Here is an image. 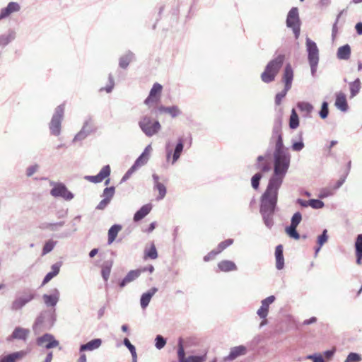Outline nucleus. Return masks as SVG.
<instances>
[{
    "mask_svg": "<svg viewBox=\"0 0 362 362\" xmlns=\"http://www.w3.org/2000/svg\"><path fill=\"white\" fill-rule=\"evenodd\" d=\"M272 139L276 140L274 151V172L269 183L281 187L290 166L291 155L284 146L279 122L274 126Z\"/></svg>",
    "mask_w": 362,
    "mask_h": 362,
    "instance_id": "f257e3e1",
    "label": "nucleus"
},
{
    "mask_svg": "<svg viewBox=\"0 0 362 362\" xmlns=\"http://www.w3.org/2000/svg\"><path fill=\"white\" fill-rule=\"evenodd\" d=\"M279 188V186L268 183L267 189L262 196L260 214H274Z\"/></svg>",
    "mask_w": 362,
    "mask_h": 362,
    "instance_id": "f03ea898",
    "label": "nucleus"
},
{
    "mask_svg": "<svg viewBox=\"0 0 362 362\" xmlns=\"http://www.w3.org/2000/svg\"><path fill=\"white\" fill-rule=\"evenodd\" d=\"M284 61V55L279 54L271 60L266 66L264 71L261 74L263 82L269 83L274 81L276 76L281 69Z\"/></svg>",
    "mask_w": 362,
    "mask_h": 362,
    "instance_id": "7ed1b4c3",
    "label": "nucleus"
},
{
    "mask_svg": "<svg viewBox=\"0 0 362 362\" xmlns=\"http://www.w3.org/2000/svg\"><path fill=\"white\" fill-rule=\"evenodd\" d=\"M139 126L143 133L148 137L157 134L161 129V125L158 120L153 119L148 115H144L141 117L139 121Z\"/></svg>",
    "mask_w": 362,
    "mask_h": 362,
    "instance_id": "20e7f679",
    "label": "nucleus"
},
{
    "mask_svg": "<svg viewBox=\"0 0 362 362\" xmlns=\"http://www.w3.org/2000/svg\"><path fill=\"white\" fill-rule=\"evenodd\" d=\"M35 297V292L31 289L24 290L19 293L15 300L12 302L11 310L18 311L21 310L25 305L31 302Z\"/></svg>",
    "mask_w": 362,
    "mask_h": 362,
    "instance_id": "39448f33",
    "label": "nucleus"
},
{
    "mask_svg": "<svg viewBox=\"0 0 362 362\" xmlns=\"http://www.w3.org/2000/svg\"><path fill=\"white\" fill-rule=\"evenodd\" d=\"M64 105H60L55 109V112L49 124L51 134L59 136L61 133L62 122L64 117Z\"/></svg>",
    "mask_w": 362,
    "mask_h": 362,
    "instance_id": "423d86ee",
    "label": "nucleus"
},
{
    "mask_svg": "<svg viewBox=\"0 0 362 362\" xmlns=\"http://www.w3.org/2000/svg\"><path fill=\"white\" fill-rule=\"evenodd\" d=\"M286 26L292 29L295 37L298 39L300 32V21L298 8L293 7L288 13Z\"/></svg>",
    "mask_w": 362,
    "mask_h": 362,
    "instance_id": "0eeeda50",
    "label": "nucleus"
},
{
    "mask_svg": "<svg viewBox=\"0 0 362 362\" xmlns=\"http://www.w3.org/2000/svg\"><path fill=\"white\" fill-rule=\"evenodd\" d=\"M54 187L50 191V194L54 197H62L69 201L74 198V194L69 192L62 183H54Z\"/></svg>",
    "mask_w": 362,
    "mask_h": 362,
    "instance_id": "6e6552de",
    "label": "nucleus"
},
{
    "mask_svg": "<svg viewBox=\"0 0 362 362\" xmlns=\"http://www.w3.org/2000/svg\"><path fill=\"white\" fill-rule=\"evenodd\" d=\"M177 356L179 362H204L206 360L205 355L189 356L186 358L182 339H180L178 341Z\"/></svg>",
    "mask_w": 362,
    "mask_h": 362,
    "instance_id": "1a4fd4ad",
    "label": "nucleus"
},
{
    "mask_svg": "<svg viewBox=\"0 0 362 362\" xmlns=\"http://www.w3.org/2000/svg\"><path fill=\"white\" fill-rule=\"evenodd\" d=\"M162 89L163 86L160 83H155L150 90L148 96L144 100V104L150 107L151 104L157 103L160 100Z\"/></svg>",
    "mask_w": 362,
    "mask_h": 362,
    "instance_id": "9d476101",
    "label": "nucleus"
},
{
    "mask_svg": "<svg viewBox=\"0 0 362 362\" xmlns=\"http://www.w3.org/2000/svg\"><path fill=\"white\" fill-rule=\"evenodd\" d=\"M37 344L49 349L58 346L59 343L52 334H45L37 339Z\"/></svg>",
    "mask_w": 362,
    "mask_h": 362,
    "instance_id": "9b49d317",
    "label": "nucleus"
},
{
    "mask_svg": "<svg viewBox=\"0 0 362 362\" xmlns=\"http://www.w3.org/2000/svg\"><path fill=\"white\" fill-rule=\"evenodd\" d=\"M305 45L308 62L319 61V49L316 43L307 37Z\"/></svg>",
    "mask_w": 362,
    "mask_h": 362,
    "instance_id": "f8f14e48",
    "label": "nucleus"
},
{
    "mask_svg": "<svg viewBox=\"0 0 362 362\" xmlns=\"http://www.w3.org/2000/svg\"><path fill=\"white\" fill-rule=\"evenodd\" d=\"M110 174V167L109 165H105L97 175H88L85 179L93 183L101 182L104 179L107 177Z\"/></svg>",
    "mask_w": 362,
    "mask_h": 362,
    "instance_id": "ddd939ff",
    "label": "nucleus"
},
{
    "mask_svg": "<svg viewBox=\"0 0 362 362\" xmlns=\"http://www.w3.org/2000/svg\"><path fill=\"white\" fill-rule=\"evenodd\" d=\"M21 5L17 2H10L6 7L1 9V19L10 17L21 10Z\"/></svg>",
    "mask_w": 362,
    "mask_h": 362,
    "instance_id": "4468645a",
    "label": "nucleus"
},
{
    "mask_svg": "<svg viewBox=\"0 0 362 362\" xmlns=\"http://www.w3.org/2000/svg\"><path fill=\"white\" fill-rule=\"evenodd\" d=\"M247 353V349L243 345L234 346L230 349L228 356L225 358L226 361H233L238 356H243Z\"/></svg>",
    "mask_w": 362,
    "mask_h": 362,
    "instance_id": "2eb2a0df",
    "label": "nucleus"
},
{
    "mask_svg": "<svg viewBox=\"0 0 362 362\" xmlns=\"http://www.w3.org/2000/svg\"><path fill=\"white\" fill-rule=\"evenodd\" d=\"M30 332L28 329L17 327L14 329L10 337L13 339L26 341Z\"/></svg>",
    "mask_w": 362,
    "mask_h": 362,
    "instance_id": "dca6fc26",
    "label": "nucleus"
},
{
    "mask_svg": "<svg viewBox=\"0 0 362 362\" xmlns=\"http://www.w3.org/2000/svg\"><path fill=\"white\" fill-rule=\"evenodd\" d=\"M44 303L47 307H54L59 299V291L55 288L54 293L50 295L45 294L42 296Z\"/></svg>",
    "mask_w": 362,
    "mask_h": 362,
    "instance_id": "f3484780",
    "label": "nucleus"
},
{
    "mask_svg": "<svg viewBox=\"0 0 362 362\" xmlns=\"http://www.w3.org/2000/svg\"><path fill=\"white\" fill-rule=\"evenodd\" d=\"M102 344V340L99 338L94 339L87 342L86 344H81L79 348L80 352L92 351L98 349Z\"/></svg>",
    "mask_w": 362,
    "mask_h": 362,
    "instance_id": "a211bd4d",
    "label": "nucleus"
},
{
    "mask_svg": "<svg viewBox=\"0 0 362 362\" xmlns=\"http://www.w3.org/2000/svg\"><path fill=\"white\" fill-rule=\"evenodd\" d=\"M293 78V71L291 66L288 64L285 66L284 73L283 76V81L285 83L286 89L290 90Z\"/></svg>",
    "mask_w": 362,
    "mask_h": 362,
    "instance_id": "6ab92c4d",
    "label": "nucleus"
},
{
    "mask_svg": "<svg viewBox=\"0 0 362 362\" xmlns=\"http://www.w3.org/2000/svg\"><path fill=\"white\" fill-rule=\"evenodd\" d=\"M28 354L26 351H19L11 353L4 357H1V362H17L23 359Z\"/></svg>",
    "mask_w": 362,
    "mask_h": 362,
    "instance_id": "aec40b11",
    "label": "nucleus"
},
{
    "mask_svg": "<svg viewBox=\"0 0 362 362\" xmlns=\"http://www.w3.org/2000/svg\"><path fill=\"white\" fill-rule=\"evenodd\" d=\"M62 263L60 262H56L52 264L51 267V272H48L45 276L42 285L44 286L47 284L49 281H51L54 277H55L60 271V268L62 267Z\"/></svg>",
    "mask_w": 362,
    "mask_h": 362,
    "instance_id": "412c9836",
    "label": "nucleus"
},
{
    "mask_svg": "<svg viewBox=\"0 0 362 362\" xmlns=\"http://www.w3.org/2000/svg\"><path fill=\"white\" fill-rule=\"evenodd\" d=\"M141 274V271L139 269L131 270L125 276V277L120 281L119 286L124 288L127 284L136 280Z\"/></svg>",
    "mask_w": 362,
    "mask_h": 362,
    "instance_id": "4be33fe9",
    "label": "nucleus"
},
{
    "mask_svg": "<svg viewBox=\"0 0 362 362\" xmlns=\"http://www.w3.org/2000/svg\"><path fill=\"white\" fill-rule=\"evenodd\" d=\"M335 106L337 109L342 112H346L348 110V105L344 93L339 92L337 93Z\"/></svg>",
    "mask_w": 362,
    "mask_h": 362,
    "instance_id": "5701e85b",
    "label": "nucleus"
},
{
    "mask_svg": "<svg viewBox=\"0 0 362 362\" xmlns=\"http://www.w3.org/2000/svg\"><path fill=\"white\" fill-rule=\"evenodd\" d=\"M158 291L157 288L153 287L146 293L142 294L140 300L141 307L145 309L149 304L153 296Z\"/></svg>",
    "mask_w": 362,
    "mask_h": 362,
    "instance_id": "b1692460",
    "label": "nucleus"
},
{
    "mask_svg": "<svg viewBox=\"0 0 362 362\" xmlns=\"http://www.w3.org/2000/svg\"><path fill=\"white\" fill-rule=\"evenodd\" d=\"M158 111L160 113H166L170 115L172 117H176L181 114V111L177 106L165 107L160 105L158 107Z\"/></svg>",
    "mask_w": 362,
    "mask_h": 362,
    "instance_id": "393cba45",
    "label": "nucleus"
},
{
    "mask_svg": "<svg viewBox=\"0 0 362 362\" xmlns=\"http://www.w3.org/2000/svg\"><path fill=\"white\" fill-rule=\"evenodd\" d=\"M218 268L220 271L223 272H229L236 271L238 269L235 262L230 260H222L218 262Z\"/></svg>",
    "mask_w": 362,
    "mask_h": 362,
    "instance_id": "a878e982",
    "label": "nucleus"
},
{
    "mask_svg": "<svg viewBox=\"0 0 362 362\" xmlns=\"http://www.w3.org/2000/svg\"><path fill=\"white\" fill-rule=\"evenodd\" d=\"M276 267L281 270L284 267V259L283 255V247L281 245L276 246L275 250Z\"/></svg>",
    "mask_w": 362,
    "mask_h": 362,
    "instance_id": "bb28decb",
    "label": "nucleus"
},
{
    "mask_svg": "<svg viewBox=\"0 0 362 362\" xmlns=\"http://www.w3.org/2000/svg\"><path fill=\"white\" fill-rule=\"evenodd\" d=\"M152 206L151 204H146L141 206V208L138 210L134 216V221L135 222L139 221L143 219L145 216H146L151 211Z\"/></svg>",
    "mask_w": 362,
    "mask_h": 362,
    "instance_id": "cd10ccee",
    "label": "nucleus"
},
{
    "mask_svg": "<svg viewBox=\"0 0 362 362\" xmlns=\"http://www.w3.org/2000/svg\"><path fill=\"white\" fill-rule=\"evenodd\" d=\"M338 59L347 60L351 56V47L349 45H343L339 47L337 53Z\"/></svg>",
    "mask_w": 362,
    "mask_h": 362,
    "instance_id": "c85d7f7f",
    "label": "nucleus"
},
{
    "mask_svg": "<svg viewBox=\"0 0 362 362\" xmlns=\"http://www.w3.org/2000/svg\"><path fill=\"white\" fill-rule=\"evenodd\" d=\"M122 230V226L119 224H115L108 230V243H112L118 233Z\"/></svg>",
    "mask_w": 362,
    "mask_h": 362,
    "instance_id": "c756f323",
    "label": "nucleus"
},
{
    "mask_svg": "<svg viewBox=\"0 0 362 362\" xmlns=\"http://www.w3.org/2000/svg\"><path fill=\"white\" fill-rule=\"evenodd\" d=\"M112 267V261L111 260L105 262L102 266L101 274L105 281H107L109 279Z\"/></svg>",
    "mask_w": 362,
    "mask_h": 362,
    "instance_id": "7c9ffc66",
    "label": "nucleus"
},
{
    "mask_svg": "<svg viewBox=\"0 0 362 362\" xmlns=\"http://www.w3.org/2000/svg\"><path fill=\"white\" fill-rule=\"evenodd\" d=\"M183 141L182 139H180L173 153L172 164H174L180 158V155L183 151Z\"/></svg>",
    "mask_w": 362,
    "mask_h": 362,
    "instance_id": "2f4dec72",
    "label": "nucleus"
},
{
    "mask_svg": "<svg viewBox=\"0 0 362 362\" xmlns=\"http://www.w3.org/2000/svg\"><path fill=\"white\" fill-rule=\"evenodd\" d=\"M16 37V32L13 30H9L1 35V46H6L12 42Z\"/></svg>",
    "mask_w": 362,
    "mask_h": 362,
    "instance_id": "473e14b6",
    "label": "nucleus"
},
{
    "mask_svg": "<svg viewBox=\"0 0 362 362\" xmlns=\"http://www.w3.org/2000/svg\"><path fill=\"white\" fill-rule=\"evenodd\" d=\"M297 107L301 112H304L305 115L310 114L313 110V106L308 102H299L297 104Z\"/></svg>",
    "mask_w": 362,
    "mask_h": 362,
    "instance_id": "72a5a7b5",
    "label": "nucleus"
},
{
    "mask_svg": "<svg viewBox=\"0 0 362 362\" xmlns=\"http://www.w3.org/2000/svg\"><path fill=\"white\" fill-rule=\"evenodd\" d=\"M134 54L132 52H128L119 59V66L125 69L128 66L130 62L133 59Z\"/></svg>",
    "mask_w": 362,
    "mask_h": 362,
    "instance_id": "f704fd0d",
    "label": "nucleus"
},
{
    "mask_svg": "<svg viewBox=\"0 0 362 362\" xmlns=\"http://www.w3.org/2000/svg\"><path fill=\"white\" fill-rule=\"evenodd\" d=\"M351 98L355 97L361 89V81L359 78H356L354 82L351 83L350 85Z\"/></svg>",
    "mask_w": 362,
    "mask_h": 362,
    "instance_id": "c9c22d12",
    "label": "nucleus"
},
{
    "mask_svg": "<svg viewBox=\"0 0 362 362\" xmlns=\"http://www.w3.org/2000/svg\"><path fill=\"white\" fill-rule=\"evenodd\" d=\"M299 125V119L298 116L294 109L291 111V115L290 117V121H289V127L291 129H296Z\"/></svg>",
    "mask_w": 362,
    "mask_h": 362,
    "instance_id": "e433bc0d",
    "label": "nucleus"
},
{
    "mask_svg": "<svg viewBox=\"0 0 362 362\" xmlns=\"http://www.w3.org/2000/svg\"><path fill=\"white\" fill-rule=\"evenodd\" d=\"M57 243V242L53 240H47L42 248V255H45L50 252L54 249Z\"/></svg>",
    "mask_w": 362,
    "mask_h": 362,
    "instance_id": "4c0bfd02",
    "label": "nucleus"
},
{
    "mask_svg": "<svg viewBox=\"0 0 362 362\" xmlns=\"http://www.w3.org/2000/svg\"><path fill=\"white\" fill-rule=\"evenodd\" d=\"M264 223L268 228H271L274 225V214H261Z\"/></svg>",
    "mask_w": 362,
    "mask_h": 362,
    "instance_id": "58836bf2",
    "label": "nucleus"
},
{
    "mask_svg": "<svg viewBox=\"0 0 362 362\" xmlns=\"http://www.w3.org/2000/svg\"><path fill=\"white\" fill-rule=\"evenodd\" d=\"M154 188L156 189L159 193L156 199L160 201V200H162L163 199H164V197L166 195V192H167L166 187H165V185L162 183L154 185Z\"/></svg>",
    "mask_w": 362,
    "mask_h": 362,
    "instance_id": "ea45409f",
    "label": "nucleus"
},
{
    "mask_svg": "<svg viewBox=\"0 0 362 362\" xmlns=\"http://www.w3.org/2000/svg\"><path fill=\"white\" fill-rule=\"evenodd\" d=\"M276 300L274 296H270L261 301V307L269 313V305Z\"/></svg>",
    "mask_w": 362,
    "mask_h": 362,
    "instance_id": "a19ab883",
    "label": "nucleus"
},
{
    "mask_svg": "<svg viewBox=\"0 0 362 362\" xmlns=\"http://www.w3.org/2000/svg\"><path fill=\"white\" fill-rule=\"evenodd\" d=\"M64 223L62 221L54 223H45L42 224L40 228L42 229H49L50 230L54 231L57 230V228L63 226Z\"/></svg>",
    "mask_w": 362,
    "mask_h": 362,
    "instance_id": "79ce46f5",
    "label": "nucleus"
},
{
    "mask_svg": "<svg viewBox=\"0 0 362 362\" xmlns=\"http://www.w3.org/2000/svg\"><path fill=\"white\" fill-rule=\"evenodd\" d=\"M115 192V191L114 187H106L103 190L102 197H103V199H107L109 202H110L114 197Z\"/></svg>",
    "mask_w": 362,
    "mask_h": 362,
    "instance_id": "37998d69",
    "label": "nucleus"
},
{
    "mask_svg": "<svg viewBox=\"0 0 362 362\" xmlns=\"http://www.w3.org/2000/svg\"><path fill=\"white\" fill-rule=\"evenodd\" d=\"M296 226H289L286 228V233L291 237L294 238L295 240H298L300 238V235L296 230Z\"/></svg>",
    "mask_w": 362,
    "mask_h": 362,
    "instance_id": "c03bdc74",
    "label": "nucleus"
},
{
    "mask_svg": "<svg viewBox=\"0 0 362 362\" xmlns=\"http://www.w3.org/2000/svg\"><path fill=\"white\" fill-rule=\"evenodd\" d=\"M309 206L315 209H320L324 207L325 204L320 199H312L309 200Z\"/></svg>",
    "mask_w": 362,
    "mask_h": 362,
    "instance_id": "a18cd8bd",
    "label": "nucleus"
},
{
    "mask_svg": "<svg viewBox=\"0 0 362 362\" xmlns=\"http://www.w3.org/2000/svg\"><path fill=\"white\" fill-rule=\"evenodd\" d=\"M362 358L359 354L351 352L346 357V362H360Z\"/></svg>",
    "mask_w": 362,
    "mask_h": 362,
    "instance_id": "49530a36",
    "label": "nucleus"
},
{
    "mask_svg": "<svg viewBox=\"0 0 362 362\" xmlns=\"http://www.w3.org/2000/svg\"><path fill=\"white\" fill-rule=\"evenodd\" d=\"M148 160V157L145 156L144 155L141 154L139 157L136 160L135 163H134V167H136L137 168L145 165L147 161Z\"/></svg>",
    "mask_w": 362,
    "mask_h": 362,
    "instance_id": "de8ad7c7",
    "label": "nucleus"
},
{
    "mask_svg": "<svg viewBox=\"0 0 362 362\" xmlns=\"http://www.w3.org/2000/svg\"><path fill=\"white\" fill-rule=\"evenodd\" d=\"M302 220V215L300 212H296L291 220V226H298Z\"/></svg>",
    "mask_w": 362,
    "mask_h": 362,
    "instance_id": "09e8293b",
    "label": "nucleus"
},
{
    "mask_svg": "<svg viewBox=\"0 0 362 362\" xmlns=\"http://www.w3.org/2000/svg\"><path fill=\"white\" fill-rule=\"evenodd\" d=\"M327 230L325 229L323 230L322 233L317 238V244L320 245V247H322V246L327 241Z\"/></svg>",
    "mask_w": 362,
    "mask_h": 362,
    "instance_id": "8fccbe9b",
    "label": "nucleus"
},
{
    "mask_svg": "<svg viewBox=\"0 0 362 362\" xmlns=\"http://www.w3.org/2000/svg\"><path fill=\"white\" fill-rule=\"evenodd\" d=\"M356 254H362V234L357 235L355 242Z\"/></svg>",
    "mask_w": 362,
    "mask_h": 362,
    "instance_id": "3c124183",
    "label": "nucleus"
},
{
    "mask_svg": "<svg viewBox=\"0 0 362 362\" xmlns=\"http://www.w3.org/2000/svg\"><path fill=\"white\" fill-rule=\"evenodd\" d=\"M155 341V346L159 350L163 349L166 344L165 339L161 335H157Z\"/></svg>",
    "mask_w": 362,
    "mask_h": 362,
    "instance_id": "603ef678",
    "label": "nucleus"
},
{
    "mask_svg": "<svg viewBox=\"0 0 362 362\" xmlns=\"http://www.w3.org/2000/svg\"><path fill=\"white\" fill-rule=\"evenodd\" d=\"M262 178V175L260 173L255 174L251 180L252 186L254 189H257L259 185V180Z\"/></svg>",
    "mask_w": 362,
    "mask_h": 362,
    "instance_id": "864d4df0",
    "label": "nucleus"
},
{
    "mask_svg": "<svg viewBox=\"0 0 362 362\" xmlns=\"http://www.w3.org/2000/svg\"><path fill=\"white\" fill-rule=\"evenodd\" d=\"M81 130H84V132L87 133L88 135L92 132L93 124L90 119H88L84 122L82 129Z\"/></svg>",
    "mask_w": 362,
    "mask_h": 362,
    "instance_id": "5fc2aeb1",
    "label": "nucleus"
},
{
    "mask_svg": "<svg viewBox=\"0 0 362 362\" xmlns=\"http://www.w3.org/2000/svg\"><path fill=\"white\" fill-rule=\"evenodd\" d=\"M233 243V239H228L225 241H223L220 243L217 247L218 252H221L224 249H226L227 247L232 245Z\"/></svg>",
    "mask_w": 362,
    "mask_h": 362,
    "instance_id": "6e6d98bb",
    "label": "nucleus"
},
{
    "mask_svg": "<svg viewBox=\"0 0 362 362\" xmlns=\"http://www.w3.org/2000/svg\"><path fill=\"white\" fill-rule=\"evenodd\" d=\"M329 113L328 110V103L327 102H323L322 104V107L320 111V116L322 119H325Z\"/></svg>",
    "mask_w": 362,
    "mask_h": 362,
    "instance_id": "4d7b16f0",
    "label": "nucleus"
},
{
    "mask_svg": "<svg viewBox=\"0 0 362 362\" xmlns=\"http://www.w3.org/2000/svg\"><path fill=\"white\" fill-rule=\"evenodd\" d=\"M146 256L153 259H155L158 257L157 250L153 245L148 251L146 252Z\"/></svg>",
    "mask_w": 362,
    "mask_h": 362,
    "instance_id": "13d9d810",
    "label": "nucleus"
},
{
    "mask_svg": "<svg viewBox=\"0 0 362 362\" xmlns=\"http://www.w3.org/2000/svg\"><path fill=\"white\" fill-rule=\"evenodd\" d=\"M288 90H289L286 89V87L284 86V89L276 95L275 103L276 105H279L281 103V100L286 96Z\"/></svg>",
    "mask_w": 362,
    "mask_h": 362,
    "instance_id": "bf43d9fd",
    "label": "nucleus"
},
{
    "mask_svg": "<svg viewBox=\"0 0 362 362\" xmlns=\"http://www.w3.org/2000/svg\"><path fill=\"white\" fill-rule=\"evenodd\" d=\"M114 85H115V82H114L113 77L112 76L111 74H110L109 75V84L105 88H100V90L102 91V90H105L107 93H110L113 89Z\"/></svg>",
    "mask_w": 362,
    "mask_h": 362,
    "instance_id": "052dcab7",
    "label": "nucleus"
},
{
    "mask_svg": "<svg viewBox=\"0 0 362 362\" xmlns=\"http://www.w3.org/2000/svg\"><path fill=\"white\" fill-rule=\"evenodd\" d=\"M88 134L84 130H81L74 138L73 141L76 142L85 139L88 136Z\"/></svg>",
    "mask_w": 362,
    "mask_h": 362,
    "instance_id": "680f3d73",
    "label": "nucleus"
},
{
    "mask_svg": "<svg viewBox=\"0 0 362 362\" xmlns=\"http://www.w3.org/2000/svg\"><path fill=\"white\" fill-rule=\"evenodd\" d=\"M306 358L313 360V362H325L320 354H313L306 356Z\"/></svg>",
    "mask_w": 362,
    "mask_h": 362,
    "instance_id": "e2e57ef3",
    "label": "nucleus"
},
{
    "mask_svg": "<svg viewBox=\"0 0 362 362\" xmlns=\"http://www.w3.org/2000/svg\"><path fill=\"white\" fill-rule=\"evenodd\" d=\"M292 149L294 151H300L304 148V143L302 141L293 143Z\"/></svg>",
    "mask_w": 362,
    "mask_h": 362,
    "instance_id": "0e129e2a",
    "label": "nucleus"
},
{
    "mask_svg": "<svg viewBox=\"0 0 362 362\" xmlns=\"http://www.w3.org/2000/svg\"><path fill=\"white\" fill-rule=\"evenodd\" d=\"M38 169H39V165H38L35 164V165H31V166L28 168L27 171H26V175L28 177H30L35 173H36L38 170Z\"/></svg>",
    "mask_w": 362,
    "mask_h": 362,
    "instance_id": "69168bd1",
    "label": "nucleus"
},
{
    "mask_svg": "<svg viewBox=\"0 0 362 362\" xmlns=\"http://www.w3.org/2000/svg\"><path fill=\"white\" fill-rule=\"evenodd\" d=\"M110 203L107 199H103L96 206L98 210H103Z\"/></svg>",
    "mask_w": 362,
    "mask_h": 362,
    "instance_id": "338daca9",
    "label": "nucleus"
},
{
    "mask_svg": "<svg viewBox=\"0 0 362 362\" xmlns=\"http://www.w3.org/2000/svg\"><path fill=\"white\" fill-rule=\"evenodd\" d=\"M124 345L129 349L130 353L136 351L135 346L131 344L130 341L127 338H124L123 340Z\"/></svg>",
    "mask_w": 362,
    "mask_h": 362,
    "instance_id": "774afa93",
    "label": "nucleus"
}]
</instances>
